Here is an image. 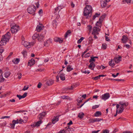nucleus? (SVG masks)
Wrapping results in <instances>:
<instances>
[{
	"mask_svg": "<svg viewBox=\"0 0 133 133\" xmlns=\"http://www.w3.org/2000/svg\"><path fill=\"white\" fill-rule=\"evenodd\" d=\"M10 36V34L9 32H8L5 35H3L0 41V45L6 44V42L9 41Z\"/></svg>",
	"mask_w": 133,
	"mask_h": 133,
	"instance_id": "obj_1",
	"label": "nucleus"
},
{
	"mask_svg": "<svg viewBox=\"0 0 133 133\" xmlns=\"http://www.w3.org/2000/svg\"><path fill=\"white\" fill-rule=\"evenodd\" d=\"M36 7L34 5L32 4L28 8L27 11L28 13L30 14H32L33 15L35 14V12L36 10V8H38L39 5V2L35 3Z\"/></svg>",
	"mask_w": 133,
	"mask_h": 133,
	"instance_id": "obj_2",
	"label": "nucleus"
},
{
	"mask_svg": "<svg viewBox=\"0 0 133 133\" xmlns=\"http://www.w3.org/2000/svg\"><path fill=\"white\" fill-rule=\"evenodd\" d=\"M91 6L89 5H87L84 9V16H87L89 15L91 13L92 10Z\"/></svg>",
	"mask_w": 133,
	"mask_h": 133,
	"instance_id": "obj_3",
	"label": "nucleus"
},
{
	"mask_svg": "<svg viewBox=\"0 0 133 133\" xmlns=\"http://www.w3.org/2000/svg\"><path fill=\"white\" fill-rule=\"evenodd\" d=\"M119 105H120L119 108L120 110H119L118 113L120 114L122 113L124 109V108L126 107L128 105V102L125 103L123 102H120L119 103Z\"/></svg>",
	"mask_w": 133,
	"mask_h": 133,
	"instance_id": "obj_4",
	"label": "nucleus"
},
{
	"mask_svg": "<svg viewBox=\"0 0 133 133\" xmlns=\"http://www.w3.org/2000/svg\"><path fill=\"white\" fill-rule=\"evenodd\" d=\"M19 26L15 25L11 27V31L12 33H15L18 31L19 29Z\"/></svg>",
	"mask_w": 133,
	"mask_h": 133,
	"instance_id": "obj_5",
	"label": "nucleus"
},
{
	"mask_svg": "<svg viewBox=\"0 0 133 133\" xmlns=\"http://www.w3.org/2000/svg\"><path fill=\"white\" fill-rule=\"evenodd\" d=\"M105 15H103L100 17L99 18L98 21L97 22V23L96 24V25L97 26L101 27L100 25H101V24L102 22L103 19L105 18Z\"/></svg>",
	"mask_w": 133,
	"mask_h": 133,
	"instance_id": "obj_6",
	"label": "nucleus"
},
{
	"mask_svg": "<svg viewBox=\"0 0 133 133\" xmlns=\"http://www.w3.org/2000/svg\"><path fill=\"white\" fill-rule=\"evenodd\" d=\"M46 33V31L44 30L42 32L40 35L38 37V40L39 41L42 42L43 41V38L44 37V34H45Z\"/></svg>",
	"mask_w": 133,
	"mask_h": 133,
	"instance_id": "obj_7",
	"label": "nucleus"
},
{
	"mask_svg": "<svg viewBox=\"0 0 133 133\" xmlns=\"http://www.w3.org/2000/svg\"><path fill=\"white\" fill-rule=\"evenodd\" d=\"M110 97V94L109 93L105 94L102 96L101 98L104 101L108 99Z\"/></svg>",
	"mask_w": 133,
	"mask_h": 133,
	"instance_id": "obj_8",
	"label": "nucleus"
},
{
	"mask_svg": "<svg viewBox=\"0 0 133 133\" xmlns=\"http://www.w3.org/2000/svg\"><path fill=\"white\" fill-rule=\"evenodd\" d=\"M44 28L43 25L40 23L37 26L36 30L38 32H40L41 30H42Z\"/></svg>",
	"mask_w": 133,
	"mask_h": 133,
	"instance_id": "obj_9",
	"label": "nucleus"
},
{
	"mask_svg": "<svg viewBox=\"0 0 133 133\" xmlns=\"http://www.w3.org/2000/svg\"><path fill=\"white\" fill-rule=\"evenodd\" d=\"M60 116V115L54 117L52 120V123L54 124L56 122L58 121L59 120V118Z\"/></svg>",
	"mask_w": 133,
	"mask_h": 133,
	"instance_id": "obj_10",
	"label": "nucleus"
},
{
	"mask_svg": "<svg viewBox=\"0 0 133 133\" xmlns=\"http://www.w3.org/2000/svg\"><path fill=\"white\" fill-rule=\"evenodd\" d=\"M128 38L126 36L124 35L122 36V38L121 40L122 41V42L124 43H125L128 40Z\"/></svg>",
	"mask_w": 133,
	"mask_h": 133,
	"instance_id": "obj_11",
	"label": "nucleus"
},
{
	"mask_svg": "<svg viewBox=\"0 0 133 133\" xmlns=\"http://www.w3.org/2000/svg\"><path fill=\"white\" fill-rule=\"evenodd\" d=\"M44 46H48L50 43H52V39H49L46 41L45 42H44Z\"/></svg>",
	"mask_w": 133,
	"mask_h": 133,
	"instance_id": "obj_12",
	"label": "nucleus"
},
{
	"mask_svg": "<svg viewBox=\"0 0 133 133\" xmlns=\"http://www.w3.org/2000/svg\"><path fill=\"white\" fill-rule=\"evenodd\" d=\"M100 29L98 27H95L93 28L92 34L93 35L95 34V32L100 31Z\"/></svg>",
	"mask_w": 133,
	"mask_h": 133,
	"instance_id": "obj_13",
	"label": "nucleus"
},
{
	"mask_svg": "<svg viewBox=\"0 0 133 133\" xmlns=\"http://www.w3.org/2000/svg\"><path fill=\"white\" fill-rule=\"evenodd\" d=\"M79 85V83H76L75 84H73L71 86V88H67V90H71L73 88H74L78 86Z\"/></svg>",
	"mask_w": 133,
	"mask_h": 133,
	"instance_id": "obj_14",
	"label": "nucleus"
},
{
	"mask_svg": "<svg viewBox=\"0 0 133 133\" xmlns=\"http://www.w3.org/2000/svg\"><path fill=\"white\" fill-rule=\"evenodd\" d=\"M27 92H25L22 96L17 95V97L19 99H20L22 98H24L26 97L27 95Z\"/></svg>",
	"mask_w": 133,
	"mask_h": 133,
	"instance_id": "obj_15",
	"label": "nucleus"
},
{
	"mask_svg": "<svg viewBox=\"0 0 133 133\" xmlns=\"http://www.w3.org/2000/svg\"><path fill=\"white\" fill-rule=\"evenodd\" d=\"M35 63V60L34 59H32L29 60L28 63V65L30 66H31L32 65H34Z\"/></svg>",
	"mask_w": 133,
	"mask_h": 133,
	"instance_id": "obj_16",
	"label": "nucleus"
},
{
	"mask_svg": "<svg viewBox=\"0 0 133 133\" xmlns=\"http://www.w3.org/2000/svg\"><path fill=\"white\" fill-rule=\"evenodd\" d=\"M54 41L55 42H59V43H61L63 42V40L59 38L55 37L54 38Z\"/></svg>",
	"mask_w": 133,
	"mask_h": 133,
	"instance_id": "obj_17",
	"label": "nucleus"
},
{
	"mask_svg": "<svg viewBox=\"0 0 133 133\" xmlns=\"http://www.w3.org/2000/svg\"><path fill=\"white\" fill-rule=\"evenodd\" d=\"M35 43V41H34L32 42H30L29 43H28L27 42H25L24 44V46H27L29 45L30 46H33V45Z\"/></svg>",
	"mask_w": 133,
	"mask_h": 133,
	"instance_id": "obj_18",
	"label": "nucleus"
},
{
	"mask_svg": "<svg viewBox=\"0 0 133 133\" xmlns=\"http://www.w3.org/2000/svg\"><path fill=\"white\" fill-rule=\"evenodd\" d=\"M90 64L88 66L89 69L92 70H94V68L95 66V65L94 63L93 62H90Z\"/></svg>",
	"mask_w": 133,
	"mask_h": 133,
	"instance_id": "obj_19",
	"label": "nucleus"
},
{
	"mask_svg": "<svg viewBox=\"0 0 133 133\" xmlns=\"http://www.w3.org/2000/svg\"><path fill=\"white\" fill-rule=\"evenodd\" d=\"M42 121L41 120L37 122L35 124H33V125H31L32 127H34L35 126L38 127L42 123Z\"/></svg>",
	"mask_w": 133,
	"mask_h": 133,
	"instance_id": "obj_20",
	"label": "nucleus"
},
{
	"mask_svg": "<svg viewBox=\"0 0 133 133\" xmlns=\"http://www.w3.org/2000/svg\"><path fill=\"white\" fill-rule=\"evenodd\" d=\"M54 83V81L51 79L48 80L46 83V85L50 86L51 85Z\"/></svg>",
	"mask_w": 133,
	"mask_h": 133,
	"instance_id": "obj_21",
	"label": "nucleus"
},
{
	"mask_svg": "<svg viewBox=\"0 0 133 133\" xmlns=\"http://www.w3.org/2000/svg\"><path fill=\"white\" fill-rule=\"evenodd\" d=\"M46 113L45 112H43L39 114L38 116V118L41 120V119H42L43 117H44L46 115Z\"/></svg>",
	"mask_w": 133,
	"mask_h": 133,
	"instance_id": "obj_22",
	"label": "nucleus"
},
{
	"mask_svg": "<svg viewBox=\"0 0 133 133\" xmlns=\"http://www.w3.org/2000/svg\"><path fill=\"white\" fill-rule=\"evenodd\" d=\"M59 77L61 80L64 81L65 79V75L63 73L60 74Z\"/></svg>",
	"mask_w": 133,
	"mask_h": 133,
	"instance_id": "obj_23",
	"label": "nucleus"
},
{
	"mask_svg": "<svg viewBox=\"0 0 133 133\" xmlns=\"http://www.w3.org/2000/svg\"><path fill=\"white\" fill-rule=\"evenodd\" d=\"M102 115V113L100 111H97L94 114L95 117H99Z\"/></svg>",
	"mask_w": 133,
	"mask_h": 133,
	"instance_id": "obj_24",
	"label": "nucleus"
},
{
	"mask_svg": "<svg viewBox=\"0 0 133 133\" xmlns=\"http://www.w3.org/2000/svg\"><path fill=\"white\" fill-rule=\"evenodd\" d=\"M101 4L102 8H104L107 5V3L104 1H101Z\"/></svg>",
	"mask_w": 133,
	"mask_h": 133,
	"instance_id": "obj_25",
	"label": "nucleus"
},
{
	"mask_svg": "<svg viewBox=\"0 0 133 133\" xmlns=\"http://www.w3.org/2000/svg\"><path fill=\"white\" fill-rule=\"evenodd\" d=\"M10 72L9 71H8L5 72L4 74V76L6 78H8L10 76Z\"/></svg>",
	"mask_w": 133,
	"mask_h": 133,
	"instance_id": "obj_26",
	"label": "nucleus"
},
{
	"mask_svg": "<svg viewBox=\"0 0 133 133\" xmlns=\"http://www.w3.org/2000/svg\"><path fill=\"white\" fill-rule=\"evenodd\" d=\"M16 123H21L22 122L25 123L26 121V120H25V121L24 122V121L23 120L21 119L19 120L17 119L16 120Z\"/></svg>",
	"mask_w": 133,
	"mask_h": 133,
	"instance_id": "obj_27",
	"label": "nucleus"
},
{
	"mask_svg": "<svg viewBox=\"0 0 133 133\" xmlns=\"http://www.w3.org/2000/svg\"><path fill=\"white\" fill-rule=\"evenodd\" d=\"M84 115V114L83 113L81 112L78 114V117L81 119H82L83 118Z\"/></svg>",
	"mask_w": 133,
	"mask_h": 133,
	"instance_id": "obj_28",
	"label": "nucleus"
},
{
	"mask_svg": "<svg viewBox=\"0 0 133 133\" xmlns=\"http://www.w3.org/2000/svg\"><path fill=\"white\" fill-rule=\"evenodd\" d=\"M38 37L39 34L36 33L34 34L32 36V38L33 39H35L37 37L38 38Z\"/></svg>",
	"mask_w": 133,
	"mask_h": 133,
	"instance_id": "obj_29",
	"label": "nucleus"
},
{
	"mask_svg": "<svg viewBox=\"0 0 133 133\" xmlns=\"http://www.w3.org/2000/svg\"><path fill=\"white\" fill-rule=\"evenodd\" d=\"M73 69V68L71 67V66L69 65L67 66V67L66 70L68 72H69Z\"/></svg>",
	"mask_w": 133,
	"mask_h": 133,
	"instance_id": "obj_30",
	"label": "nucleus"
},
{
	"mask_svg": "<svg viewBox=\"0 0 133 133\" xmlns=\"http://www.w3.org/2000/svg\"><path fill=\"white\" fill-rule=\"evenodd\" d=\"M119 104H117L116 105V107L117 109H116V114H115V115H114V116L115 117H116L117 116V113L118 114V109L119 108Z\"/></svg>",
	"mask_w": 133,
	"mask_h": 133,
	"instance_id": "obj_31",
	"label": "nucleus"
},
{
	"mask_svg": "<svg viewBox=\"0 0 133 133\" xmlns=\"http://www.w3.org/2000/svg\"><path fill=\"white\" fill-rule=\"evenodd\" d=\"M22 53L24 57H25L27 55V51L25 50H24L22 52Z\"/></svg>",
	"mask_w": 133,
	"mask_h": 133,
	"instance_id": "obj_32",
	"label": "nucleus"
},
{
	"mask_svg": "<svg viewBox=\"0 0 133 133\" xmlns=\"http://www.w3.org/2000/svg\"><path fill=\"white\" fill-rule=\"evenodd\" d=\"M109 64L110 65L112 66H113L115 65L114 61L112 60L110 61L109 62Z\"/></svg>",
	"mask_w": 133,
	"mask_h": 133,
	"instance_id": "obj_33",
	"label": "nucleus"
},
{
	"mask_svg": "<svg viewBox=\"0 0 133 133\" xmlns=\"http://www.w3.org/2000/svg\"><path fill=\"white\" fill-rule=\"evenodd\" d=\"M19 61V59L16 58L15 60L12 61L15 64H17L18 63Z\"/></svg>",
	"mask_w": 133,
	"mask_h": 133,
	"instance_id": "obj_34",
	"label": "nucleus"
},
{
	"mask_svg": "<svg viewBox=\"0 0 133 133\" xmlns=\"http://www.w3.org/2000/svg\"><path fill=\"white\" fill-rule=\"evenodd\" d=\"M12 124L11 125V127L14 128L15 127V124L16 123V122L15 120H13L12 121Z\"/></svg>",
	"mask_w": 133,
	"mask_h": 133,
	"instance_id": "obj_35",
	"label": "nucleus"
},
{
	"mask_svg": "<svg viewBox=\"0 0 133 133\" xmlns=\"http://www.w3.org/2000/svg\"><path fill=\"white\" fill-rule=\"evenodd\" d=\"M62 9L61 6H58L55 9V11H54V13H55L58 10H60Z\"/></svg>",
	"mask_w": 133,
	"mask_h": 133,
	"instance_id": "obj_36",
	"label": "nucleus"
},
{
	"mask_svg": "<svg viewBox=\"0 0 133 133\" xmlns=\"http://www.w3.org/2000/svg\"><path fill=\"white\" fill-rule=\"evenodd\" d=\"M84 38L82 37L80 39H79L77 41V43L78 44H80L82 41L84 39Z\"/></svg>",
	"mask_w": 133,
	"mask_h": 133,
	"instance_id": "obj_37",
	"label": "nucleus"
},
{
	"mask_svg": "<svg viewBox=\"0 0 133 133\" xmlns=\"http://www.w3.org/2000/svg\"><path fill=\"white\" fill-rule=\"evenodd\" d=\"M4 81V78L3 77L2 74L0 75V82H2Z\"/></svg>",
	"mask_w": 133,
	"mask_h": 133,
	"instance_id": "obj_38",
	"label": "nucleus"
},
{
	"mask_svg": "<svg viewBox=\"0 0 133 133\" xmlns=\"http://www.w3.org/2000/svg\"><path fill=\"white\" fill-rule=\"evenodd\" d=\"M71 31L70 30H68L66 32L65 34V38H66L68 37V36L69 34H70L71 33Z\"/></svg>",
	"mask_w": 133,
	"mask_h": 133,
	"instance_id": "obj_39",
	"label": "nucleus"
},
{
	"mask_svg": "<svg viewBox=\"0 0 133 133\" xmlns=\"http://www.w3.org/2000/svg\"><path fill=\"white\" fill-rule=\"evenodd\" d=\"M87 28L88 30L90 32L92 30V27L91 25H88L87 26Z\"/></svg>",
	"mask_w": 133,
	"mask_h": 133,
	"instance_id": "obj_40",
	"label": "nucleus"
},
{
	"mask_svg": "<svg viewBox=\"0 0 133 133\" xmlns=\"http://www.w3.org/2000/svg\"><path fill=\"white\" fill-rule=\"evenodd\" d=\"M89 123H93L95 122V118L90 119L89 120Z\"/></svg>",
	"mask_w": 133,
	"mask_h": 133,
	"instance_id": "obj_41",
	"label": "nucleus"
},
{
	"mask_svg": "<svg viewBox=\"0 0 133 133\" xmlns=\"http://www.w3.org/2000/svg\"><path fill=\"white\" fill-rule=\"evenodd\" d=\"M95 122H99L101 120H103V119L101 118H95Z\"/></svg>",
	"mask_w": 133,
	"mask_h": 133,
	"instance_id": "obj_42",
	"label": "nucleus"
},
{
	"mask_svg": "<svg viewBox=\"0 0 133 133\" xmlns=\"http://www.w3.org/2000/svg\"><path fill=\"white\" fill-rule=\"evenodd\" d=\"M102 48L104 49H106L107 47V45L105 43H103L102 45Z\"/></svg>",
	"mask_w": 133,
	"mask_h": 133,
	"instance_id": "obj_43",
	"label": "nucleus"
},
{
	"mask_svg": "<svg viewBox=\"0 0 133 133\" xmlns=\"http://www.w3.org/2000/svg\"><path fill=\"white\" fill-rule=\"evenodd\" d=\"M61 98L63 99H69V97L67 96H61Z\"/></svg>",
	"mask_w": 133,
	"mask_h": 133,
	"instance_id": "obj_44",
	"label": "nucleus"
},
{
	"mask_svg": "<svg viewBox=\"0 0 133 133\" xmlns=\"http://www.w3.org/2000/svg\"><path fill=\"white\" fill-rule=\"evenodd\" d=\"M91 59L89 61V62H95V59L93 57H91Z\"/></svg>",
	"mask_w": 133,
	"mask_h": 133,
	"instance_id": "obj_45",
	"label": "nucleus"
},
{
	"mask_svg": "<svg viewBox=\"0 0 133 133\" xmlns=\"http://www.w3.org/2000/svg\"><path fill=\"white\" fill-rule=\"evenodd\" d=\"M99 105H94L92 106V108L93 109H95L97 108H98Z\"/></svg>",
	"mask_w": 133,
	"mask_h": 133,
	"instance_id": "obj_46",
	"label": "nucleus"
},
{
	"mask_svg": "<svg viewBox=\"0 0 133 133\" xmlns=\"http://www.w3.org/2000/svg\"><path fill=\"white\" fill-rule=\"evenodd\" d=\"M22 74L21 73H17V75L18 76V78L19 79L21 78L22 77Z\"/></svg>",
	"mask_w": 133,
	"mask_h": 133,
	"instance_id": "obj_47",
	"label": "nucleus"
},
{
	"mask_svg": "<svg viewBox=\"0 0 133 133\" xmlns=\"http://www.w3.org/2000/svg\"><path fill=\"white\" fill-rule=\"evenodd\" d=\"M26 86H24L23 89L22 90H20V91L21 90H23V91H25L26 90L28 89L29 88V87L28 86H27L26 87Z\"/></svg>",
	"mask_w": 133,
	"mask_h": 133,
	"instance_id": "obj_48",
	"label": "nucleus"
},
{
	"mask_svg": "<svg viewBox=\"0 0 133 133\" xmlns=\"http://www.w3.org/2000/svg\"><path fill=\"white\" fill-rule=\"evenodd\" d=\"M99 76H96L95 77H93L92 78V79H94L95 80H98L99 79Z\"/></svg>",
	"mask_w": 133,
	"mask_h": 133,
	"instance_id": "obj_49",
	"label": "nucleus"
},
{
	"mask_svg": "<svg viewBox=\"0 0 133 133\" xmlns=\"http://www.w3.org/2000/svg\"><path fill=\"white\" fill-rule=\"evenodd\" d=\"M120 61H121V60H119V58H117L115 59V61L117 63H118Z\"/></svg>",
	"mask_w": 133,
	"mask_h": 133,
	"instance_id": "obj_50",
	"label": "nucleus"
},
{
	"mask_svg": "<svg viewBox=\"0 0 133 133\" xmlns=\"http://www.w3.org/2000/svg\"><path fill=\"white\" fill-rule=\"evenodd\" d=\"M93 40V39L92 37H90L89 38V43H92V41Z\"/></svg>",
	"mask_w": 133,
	"mask_h": 133,
	"instance_id": "obj_51",
	"label": "nucleus"
},
{
	"mask_svg": "<svg viewBox=\"0 0 133 133\" xmlns=\"http://www.w3.org/2000/svg\"><path fill=\"white\" fill-rule=\"evenodd\" d=\"M103 133H109V131L107 129H105L103 131Z\"/></svg>",
	"mask_w": 133,
	"mask_h": 133,
	"instance_id": "obj_52",
	"label": "nucleus"
},
{
	"mask_svg": "<svg viewBox=\"0 0 133 133\" xmlns=\"http://www.w3.org/2000/svg\"><path fill=\"white\" fill-rule=\"evenodd\" d=\"M90 56V54L89 53H87L86 54H85L84 55V57H85L86 58L88 57H89Z\"/></svg>",
	"mask_w": 133,
	"mask_h": 133,
	"instance_id": "obj_53",
	"label": "nucleus"
},
{
	"mask_svg": "<svg viewBox=\"0 0 133 133\" xmlns=\"http://www.w3.org/2000/svg\"><path fill=\"white\" fill-rule=\"evenodd\" d=\"M119 73H117L116 75H115L114 74H112V77H117V76H118V75L119 74Z\"/></svg>",
	"mask_w": 133,
	"mask_h": 133,
	"instance_id": "obj_54",
	"label": "nucleus"
},
{
	"mask_svg": "<svg viewBox=\"0 0 133 133\" xmlns=\"http://www.w3.org/2000/svg\"><path fill=\"white\" fill-rule=\"evenodd\" d=\"M124 47L125 46L126 48L128 49L130 47V46L129 44L124 45Z\"/></svg>",
	"mask_w": 133,
	"mask_h": 133,
	"instance_id": "obj_55",
	"label": "nucleus"
},
{
	"mask_svg": "<svg viewBox=\"0 0 133 133\" xmlns=\"http://www.w3.org/2000/svg\"><path fill=\"white\" fill-rule=\"evenodd\" d=\"M113 80H115V81H123V79H113Z\"/></svg>",
	"mask_w": 133,
	"mask_h": 133,
	"instance_id": "obj_56",
	"label": "nucleus"
},
{
	"mask_svg": "<svg viewBox=\"0 0 133 133\" xmlns=\"http://www.w3.org/2000/svg\"><path fill=\"white\" fill-rule=\"evenodd\" d=\"M105 38L106 40L107 41L109 42V41H110V40L109 39L108 37H107V36H105Z\"/></svg>",
	"mask_w": 133,
	"mask_h": 133,
	"instance_id": "obj_57",
	"label": "nucleus"
},
{
	"mask_svg": "<svg viewBox=\"0 0 133 133\" xmlns=\"http://www.w3.org/2000/svg\"><path fill=\"white\" fill-rule=\"evenodd\" d=\"M4 49L3 48H1L0 47V53L2 54L3 51Z\"/></svg>",
	"mask_w": 133,
	"mask_h": 133,
	"instance_id": "obj_58",
	"label": "nucleus"
},
{
	"mask_svg": "<svg viewBox=\"0 0 133 133\" xmlns=\"http://www.w3.org/2000/svg\"><path fill=\"white\" fill-rule=\"evenodd\" d=\"M41 85H42V83L40 82H39V83H38V86H37L38 88H40L41 87Z\"/></svg>",
	"mask_w": 133,
	"mask_h": 133,
	"instance_id": "obj_59",
	"label": "nucleus"
},
{
	"mask_svg": "<svg viewBox=\"0 0 133 133\" xmlns=\"http://www.w3.org/2000/svg\"><path fill=\"white\" fill-rule=\"evenodd\" d=\"M42 13L43 11L42 9H40L38 11V13L39 15H40L41 14H42Z\"/></svg>",
	"mask_w": 133,
	"mask_h": 133,
	"instance_id": "obj_60",
	"label": "nucleus"
},
{
	"mask_svg": "<svg viewBox=\"0 0 133 133\" xmlns=\"http://www.w3.org/2000/svg\"><path fill=\"white\" fill-rule=\"evenodd\" d=\"M24 111V110H19L18 111H16V113H23Z\"/></svg>",
	"mask_w": 133,
	"mask_h": 133,
	"instance_id": "obj_61",
	"label": "nucleus"
},
{
	"mask_svg": "<svg viewBox=\"0 0 133 133\" xmlns=\"http://www.w3.org/2000/svg\"><path fill=\"white\" fill-rule=\"evenodd\" d=\"M10 117V116H4L2 117L1 118V119H4L5 118H9Z\"/></svg>",
	"mask_w": 133,
	"mask_h": 133,
	"instance_id": "obj_62",
	"label": "nucleus"
},
{
	"mask_svg": "<svg viewBox=\"0 0 133 133\" xmlns=\"http://www.w3.org/2000/svg\"><path fill=\"white\" fill-rule=\"evenodd\" d=\"M9 101L12 102H15V99H10L9 100Z\"/></svg>",
	"mask_w": 133,
	"mask_h": 133,
	"instance_id": "obj_63",
	"label": "nucleus"
},
{
	"mask_svg": "<svg viewBox=\"0 0 133 133\" xmlns=\"http://www.w3.org/2000/svg\"><path fill=\"white\" fill-rule=\"evenodd\" d=\"M123 133H132V132L129 131H126L123 132Z\"/></svg>",
	"mask_w": 133,
	"mask_h": 133,
	"instance_id": "obj_64",
	"label": "nucleus"
}]
</instances>
